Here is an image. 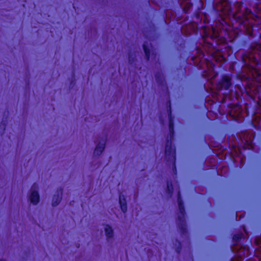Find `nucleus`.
I'll return each mask as SVG.
<instances>
[{
	"instance_id": "nucleus-2",
	"label": "nucleus",
	"mask_w": 261,
	"mask_h": 261,
	"mask_svg": "<svg viewBox=\"0 0 261 261\" xmlns=\"http://www.w3.org/2000/svg\"><path fill=\"white\" fill-rule=\"evenodd\" d=\"M167 112L169 116V137L166 139L165 155V160L168 163H172V169L175 174H177L176 166V151L175 149L172 146L171 140L174 136V120L172 116L171 102L170 100L167 101Z\"/></svg>"
},
{
	"instance_id": "nucleus-16",
	"label": "nucleus",
	"mask_w": 261,
	"mask_h": 261,
	"mask_svg": "<svg viewBox=\"0 0 261 261\" xmlns=\"http://www.w3.org/2000/svg\"><path fill=\"white\" fill-rule=\"evenodd\" d=\"M195 50H196V54H197L196 55V56H192L191 57V60L192 61H194L195 59L197 58V57H198V58H203L204 57H205V54H204V53L203 52V51L201 50V49L200 48V47H198V46H196L195 48Z\"/></svg>"
},
{
	"instance_id": "nucleus-8",
	"label": "nucleus",
	"mask_w": 261,
	"mask_h": 261,
	"mask_svg": "<svg viewBox=\"0 0 261 261\" xmlns=\"http://www.w3.org/2000/svg\"><path fill=\"white\" fill-rule=\"evenodd\" d=\"M216 74L213 69H207L203 70L201 73V76L205 81H208L215 78Z\"/></svg>"
},
{
	"instance_id": "nucleus-26",
	"label": "nucleus",
	"mask_w": 261,
	"mask_h": 261,
	"mask_svg": "<svg viewBox=\"0 0 261 261\" xmlns=\"http://www.w3.org/2000/svg\"><path fill=\"white\" fill-rule=\"evenodd\" d=\"M208 45L210 46V47H213V43H208Z\"/></svg>"
},
{
	"instance_id": "nucleus-1",
	"label": "nucleus",
	"mask_w": 261,
	"mask_h": 261,
	"mask_svg": "<svg viewBox=\"0 0 261 261\" xmlns=\"http://www.w3.org/2000/svg\"><path fill=\"white\" fill-rule=\"evenodd\" d=\"M213 8L219 16L218 26H212L213 34L210 36L205 33L202 38L210 37L213 40L226 43L231 28L234 30L236 35L229 40L232 45L225 46L224 51L227 52V57L234 53L236 58L242 49L249 48L254 51L255 66L252 68L251 77L241 92L252 99L258 98L261 100V44L258 41L261 38V17L252 14L242 2L222 0L218 6L213 5ZM258 125L261 127V119Z\"/></svg>"
},
{
	"instance_id": "nucleus-19",
	"label": "nucleus",
	"mask_w": 261,
	"mask_h": 261,
	"mask_svg": "<svg viewBox=\"0 0 261 261\" xmlns=\"http://www.w3.org/2000/svg\"><path fill=\"white\" fill-rule=\"evenodd\" d=\"M193 18H195L196 20V23H197L201 21L202 18L201 17V12L200 8H198V9L194 13L193 15Z\"/></svg>"
},
{
	"instance_id": "nucleus-4",
	"label": "nucleus",
	"mask_w": 261,
	"mask_h": 261,
	"mask_svg": "<svg viewBox=\"0 0 261 261\" xmlns=\"http://www.w3.org/2000/svg\"><path fill=\"white\" fill-rule=\"evenodd\" d=\"M222 48H218L214 51H210L207 54L210 55V59H206L207 62H210L213 67H215V65L213 63V61L216 62H226L227 60L225 56L223 54V51Z\"/></svg>"
},
{
	"instance_id": "nucleus-17",
	"label": "nucleus",
	"mask_w": 261,
	"mask_h": 261,
	"mask_svg": "<svg viewBox=\"0 0 261 261\" xmlns=\"http://www.w3.org/2000/svg\"><path fill=\"white\" fill-rule=\"evenodd\" d=\"M105 231L107 239H111L113 237V230L110 225H107L106 226Z\"/></svg>"
},
{
	"instance_id": "nucleus-29",
	"label": "nucleus",
	"mask_w": 261,
	"mask_h": 261,
	"mask_svg": "<svg viewBox=\"0 0 261 261\" xmlns=\"http://www.w3.org/2000/svg\"><path fill=\"white\" fill-rule=\"evenodd\" d=\"M177 23L178 25H179V24H180V23ZM180 23H181V26H183V25H184V23H182L181 22H180Z\"/></svg>"
},
{
	"instance_id": "nucleus-18",
	"label": "nucleus",
	"mask_w": 261,
	"mask_h": 261,
	"mask_svg": "<svg viewBox=\"0 0 261 261\" xmlns=\"http://www.w3.org/2000/svg\"><path fill=\"white\" fill-rule=\"evenodd\" d=\"M166 192L167 194L170 197L172 195L173 193V188L172 182L171 181H167V189Z\"/></svg>"
},
{
	"instance_id": "nucleus-7",
	"label": "nucleus",
	"mask_w": 261,
	"mask_h": 261,
	"mask_svg": "<svg viewBox=\"0 0 261 261\" xmlns=\"http://www.w3.org/2000/svg\"><path fill=\"white\" fill-rule=\"evenodd\" d=\"M154 76L159 86L164 87L167 92H168V88L163 73L160 71L157 72L155 74Z\"/></svg>"
},
{
	"instance_id": "nucleus-10",
	"label": "nucleus",
	"mask_w": 261,
	"mask_h": 261,
	"mask_svg": "<svg viewBox=\"0 0 261 261\" xmlns=\"http://www.w3.org/2000/svg\"><path fill=\"white\" fill-rule=\"evenodd\" d=\"M106 140L107 137L106 136L103 139V143H98L96 146L93 152L94 155L97 156H100L101 154V153H102L105 148Z\"/></svg>"
},
{
	"instance_id": "nucleus-34",
	"label": "nucleus",
	"mask_w": 261,
	"mask_h": 261,
	"mask_svg": "<svg viewBox=\"0 0 261 261\" xmlns=\"http://www.w3.org/2000/svg\"><path fill=\"white\" fill-rule=\"evenodd\" d=\"M0 261H5V260H0Z\"/></svg>"
},
{
	"instance_id": "nucleus-28",
	"label": "nucleus",
	"mask_w": 261,
	"mask_h": 261,
	"mask_svg": "<svg viewBox=\"0 0 261 261\" xmlns=\"http://www.w3.org/2000/svg\"><path fill=\"white\" fill-rule=\"evenodd\" d=\"M229 261H235V260L233 259V258H232V257H231V258L230 259V260H229Z\"/></svg>"
},
{
	"instance_id": "nucleus-33",
	"label": "nucleus",
	"mask_w": 261,
	"mask_h": 261,
	"mask_svg": "<svg viewBox=\"0 0 261 261\" xmlns=\"http://www.w3.org/2000/svg\"><path fill=\"white\" fill-rule=\"evenodd\" d=\"M153 55H154V56H156V54H154V53H153Z\"/></svg>"
},
{
	"instance_id": "nucleus-23",
	"label": "nucleus",
	"mask_w": 261,
	"mask_h": 261,
	"mask_svg": "<svg viewBox=\"0 0 261 261\" xmlns=\"http://www.w3.org/2000/svg\"><path fill=\"white\" fill-rule=\"evenodd\" d=\"M246 57V58H249L247 55H246V54H242V62L243 63V64L244 65H246L247 64V62H246V61L245 60L244 57Z\"/></svg>"
},
{
	"instance_id": "nucleus-25",
	"label": "nucleus",
	"mask_w": 261,
	"mask_h": 261,
	"mask_svg": "<svg viewBox=\"0 0 261 261\" xmlns=\"http://www.w3.org/2000/svg\"><path fill=\"white\" fill-rule=\"evenodd\" d=\"M246 143L249 146V147L248 148L249 149H251L253 147L252 142L251 140L246 141Z\"/></svg>"
},
{
	"instance_id": "nucleus-11",
	"label": "nucleus",
	"mask_w": 261,
	"mask_h": 261,
	"mask_svg": "<svg viewBox=\"0 0 261 261\" xmlns=\"http://www.w3.org/2000/svg\"><path fill=\"white\" fill-rule=\"evenodd\" d=\"M29 199L31 203L37 205L40 201V196L38 191L36 190L32 191L29 196Z\"/></svg>"
},
{
	"instance_id": "nucleus-22",
	"label": "nucleus",
	"mask_w": 261,
	"mask_h": 261,
	"mask_svg": "<svg viewBox=\"0 0 261 261\" xmlns=\"http://www.w3.org/2000/svg\"><path fill=\"white\" fill-rule=\"evenodd\" d=\"M128 61L130 65H133L135 61V56L130 52L128 54Z\"/></svg>"
},
{
	"instance_id": "nucleus-14",
	"label": "nucleus",
	"mask_w": 261,
	"mask_h": 261,
	"mask_svg": "<svg viewBox=\"0 0 261 261\" xmlns=\"http://www.w3.org/2000/svg\"><path fill=\"white\" fill-rule=\"evenodd\" d=\"M184 2L183 5H184L182 11L185 14H188L190 10L193 7V3L191 2V0H182Z\"/></svg>"
},
{
	"instance_id": "nucleus-21",
	"label": "nucleus",
	"mask_w": 261,
	"mask_h": 261,
	"mask_svg": "<svg viewBox=\"0 0 261 261\" xmlns=\"http://www.w3.org/2000/svg\"><path fill=\"white\" fill-rule=\"evenodd\" d=\"M179 27L178 38L182 40V42L180 44V46L182 48L185 46V41L182 38V26H181V23L179 24Z\"/></svg>"
},
{
	"instance_id": "nucleus-3",
	"label": "nucleus",
	"mask_w": 261,
	"mask_h": 261,
	"mask_svg": "<svg viewBox=\"0 0 261 261\" xmlns=\"http://www.w3.org/2000/svg\"><path fill=\"white\" fill-rule=\"evenodd\" d=\"M177 200L179 212V214L177 217L178 228L182 234H186L187 233L185 220L186 213L184 203L180 191H178L177 193Z\"/></svg>"
},
{
	"instance_id": "nucleus-27",
	"label": "nucleus",
	"mask_w": 261,
	"mask_h": 261,
	"mask_svg": "<svg viewBox=\"0 0 261 261\" xmlns=\"http://www.w3.org/2000/svg\"><path fill=\"white\" fill-rule=\"evenodd\" d=\"M230 251L231 252V253H233L234 251H233V250H232V249L231 247L230 248Z\"/></svg>"
},
{
	"instance_id": "nucleus-32",
	"label": "nucleus",
	"mask_w": 261,
	"mask_h": 261,
	"mask_svg": "<svg viewBox=\"0 0 261 261\" xmlns=\"http://www.w3.org/2000/svg\"><path fill=\"white\" fill-rule=\"evenodd\" d=\"M153 55H154V56H156V54H154V53H153Z\"/></svg>"
},
{
	"instance_id": "nucleus-15",
	"label": "nucleus",
	"mask_w": 261,
	"mask_h": 261,
	"mask_svg": "<svg viewBox=\"0 0 261 261\" xmlns=\"http://www.w3.org/2000/svg\"><path fill=\"white\" fill-rule=\"evenodd\" d=\"M143 49L145 53V58L147 61H149L150 58V49L147 42L145 41L143 44Z\"/></svg>"
},
{
	"instance_id": "nucleus-24",
	"label": "nucleus",
	"mask_w": 261,
	"mask_h": 261,
	"mask_svg": "<svg viewBox=\"0 0 261 261\" xmlns=\"http://www.w3.org/2000/svg\"><path fill=\"white\" fill-rule=\"evenodd\" d=\"M177 242H178V247L177 248L176 251L177 253H179L181 248V244L180 242L177 240Z\"/></svg>"
},
{
	"instance_id": "nucleus-9",
	"label": "nucleus",
	"mask_w": 261,
	"mask_h": 261,
	"mask_svg": "<svg viewBox=\"0 0 261 261\" xmlns=\"http://www.w3.org/2000/svg\"><path fill=\"white\" fill-rule=\"evenodd\" d=\"M242 112V109L240 106L236 105L231 108L230 110L228 112V114L233 119H236L239 116Z\"/></svg>"
},
{
	"instance_id": "nucleus-13",
	"label": "nucleus",
	"mask_w": 261,
	"mask_h": 261,
	"mask_svg": "<svg viewBox=\"0 0 261 261\" xmlns=\"http://www.w3.org/2000/svg\"><path fill=\"white\" fill-rule=\"evenodd\" d=\"M244 239V234L242 232L234 234L232 238L233 246H237L241 240Z\"/></svg>"
},
{
	"instance_id": "nucleus-30",
	"label": "nucleus",
	"mask_w": 261,
	"mask_h": 261,
	"mask_svg": "<svg viewBox=\"0 0 261 261\" xmlns=\"http://www.w3.org/2000/svg\"><path fill=\"white\" fill-rule=\"evenodd\" d=\"M193 30H194V32H195V31H196V30H197V28H196V29H195V28H194V29H193Z\"/></svg>"
},
{
	"instance_id": "nucleus-5",
	"label": "nucleus",
	"mask_w": 261,
	"mask_h": 261,
	"mask_svg": "<svg viewBox=\"0 0 261 261\" xmlns=\"http://www.w3.org/2000/svg\"><path fill=\"white\" fill-rule=\"evenodd\" d=\"M231 77L227 74H223L222 75L220 80L217 83V88L220 90H228L232 87Z\"/></svg>"
},
{
	"instance_id": "nucleus-12",
	"label": "nucleus",
	"mask_w": 261,
	"mask_h": 261,
	"mask_svg": "<svg viewBox=\"0 0 261 261\" xmlns=\"http://www.w3.org/2000/svg\"><path fill=\"white\" fill-rule=\"evenodd\" d=\"M119 203L122 212L125 213L127 210L126 200L125 196L121 194L119 196Z\"/></svg>"
},
{
	"instance_id": "nucleus-6",
	"label": "nucleus",
	"mask_w": 261,
	"mask_h": 261,
	"mask_svg": "<svg viewBox=\"0 0 261 261\" xmlns=\"http://www.w3.org/2000/svg\"><path fill=\"white\" fill-rule=\"evenodd\" d=\"M63 190V189L61 187L57 189L52 198V205L53 206H56L60 203L62 199Z\"/></svg>"
},
{
	"instance_id": "nucleus-31",
	"label": "nucleus",
	"mask_w": 261,
	"mask_h": 261,
	"mask_svg": "<svg viewBox=\"0 0 261 261\" xmlns=\"http://www.w3.org/2000/svg\"><path fill=\"white\" fill-rule=\"evenodd\" d=\"M237 215L236 214V219H237Z\"/></svg>"
},
{
	"instance_id": "nucleus-20",
	"label": "nucleus",
	"mask_w": 261,
	"mask_h": 261,
	"mask_svg": "<svg viewBox=\"0 0 261 261\" xmlns=\"http://www.w3.org/2000/svg\"><path fill=\"white\" fill-rule=\"evenodd\" d=\"M7 119L8 117L6 118V120H3L0 123V132L2 135H3L5 133L6 127L7 125Z\"/></svg>"
}]
</instances>
